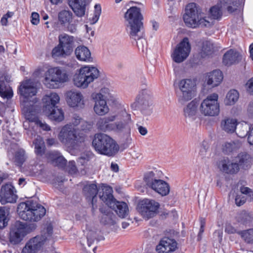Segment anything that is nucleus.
Wrapping results in <instances>:
<instances>
[{"mask_svg": "<svg viewBox=\"0 0 253 253\" xmlns=\"http://www.w3.org/2000/svg\"><path fill=\"white\" fill-rule=\"evenodd\" d=\"M125 18L127 22V30L130 38L136 41H140L143 47L146 40L143 38V16L140 9L135 6L130 7L125 13Z\"/></svg>", "mask_w": 253, "mask_h": 253, "instance_id": "nucleus-1", "label": "nucleus"}, {"mask_svg": "<svg viewBox=\"0 0 253 253\" xmlns=\"http://www.w3.org/2000/svg\"><path fill=\"white\" fill-rule=\"evenodd\" d=\"M20 101L22 111L27 120L23 123L24 126H27L29 122H35L44 130L50 129L48 125L39 120L36 116V108L38 102L36 96H21Z\"/></svg>", "mask_w": 253, "mask_h": 253, "instance_id": "nucleus-2", "label": "nucleus"}, {"mask_svg": "<svg viewBox=\"0 0 253 253\" xmlns=\"http://www.w3.org/2000/svg\"><path fill=\"white\" fill-rule=\"evenodd\" d=\"M17 211L21 218L31 222L39 221L46 211L42 206L32 200L20 203Z\"/></svg>", "mask_w": 253, "mask_h": 253, "instance_id": "nucleus-3", "label": "nucleus"}, {"mask_svg": "<svg viewBox=\"0 0 253 253\" xmlns=\"http://www.w3.org/2000/svg\"><path fill=\"white\" fill-rule=\"evenodd\" d=\"M92 144L98 153L109 157L114 156L119 150V146L115 140L102 133L95 134Z\"/></svg>", "mask_w": 253, "mask_h": 253, "instance_id": "nucleus-4", "label": "nucleus"}, {"mask_svg": "<svg viewBox=\"0 0 253 253\" xmlns=\"http://www.w3.org/2000/svg\"><path fill=\"white\" fill-rule=\"evenodd\" d=\"M183 20L186 26L189 28L209 27L212 25V22L209 18L202 17L197 5L195 3H189L185 8Z\"/></svg>", "mask_w": 253, "mask_h": 253, "instance_id": "nucleus-5", "label": "nucleus"}, {"mask_svg": "<svg viewBox=\"0 0 253 253\" xmlns=\"http://www.w3.org/2000/svg\"><path fill=\"white\" fill-rule=\"evenodd\" d=\"M102 238L100 230L93 224H87L84 237L81 238V249L84 253H95L97 243Z\"/></svg>", "mask_w": 253, "mask_h": 253, "instance_id": "nucleus-6", "label": "nucleus"}, {"mask_svg": "<svg viewBox=\"0 0 253 253\" xmlns=\"http://www.w3.org/2000/svg\"><path fill=\"white\" fill-rule=\"evenodd\" d=\"M102 192L99 193L100 199L109 207L115 211L121 218H125L128 214V208L123 202L117 201L112 195L113 190L109 186L102 187Z\"/></svg>", "mask_w": 253, "mask_h": 253, "instance_id": "nucleus-7", "label": "nucleus"}, {"mask_svg": "<svg viewBox=\"0 0 253 253\" xmlns=\"http://www.w3.org/2000/svg\"><path fill=\"white\" fill-rule=\"evenodd\" d=\"M58 137L63 144L75 148L84 142L85 139L84 134L79 132L71 124H67L61 128Z\"/></svg>", "mask_w": 253, "mask_h": 253, "instance_id": "nucleus-8", "label": "nucleus"}, {"mask_svg": "<svg viewBox=\"0 0 253 253\" xmlns=\"http://www.w3.org/2000/svg\"><path fill=\"white\" fill-rule=\"evenodd\" d=\"M162 174L161 171L154 169L145 173L144 180L148 187L159 194L166 196L169 192V187L167 183L159 179Z\"/></svg>", "mask_w": 253, "mask_h": 253, "instance_id": "nucleus-9", "label": "nucleus"}, {"mask_svg": "<svg viewBox=\"0 0 253 253\" xmlns=\"http://www.w3.org/2000/svg\"><path fill=\"white\" fill-rule=\"evenodd\" d=\"M100 75L98 69L93 66H84L81 68L74 77L75 85L83 88H86L88 84L97 79Z\"/></svg>", "mask_w": 253, "mask_h": 253, "instance_id": "nucleus-10", "label": "nucleus"}, {"mask_svg": "<svg viewBox=\"0 0 253 253\" xmlns=\"http://www.w3.org/2000/svg\"><path fill=\"white\" fill-rule=\"evenodd\" d=\"M42 100L43 104V112L50 120L57 122L64 120V114L63 110L55 107V105L59 101V96H44Z\"/></svg>", "mask_w": 253, "mask_h": 253, "instance_id": "nucleus-11", "label": "nucleus"}, {"mask_svg": "<svg viewBox=\"0 0 253 253\" xmlns=\"http://www.w3.org/2000/svg\"><path fill=\"white\" fill-rule=\"evenodd\" d=\"M53 233L50 224L47 225L42 232V235L30 239L23 247L21 253H38L46 240H50Z\"/></svg>", "mask_w": 253, "mask_h": 253, "instance_id": "nucleus-12", "label": "nucleus"}, {"mask_svg": "<svg viewBox=\"0 0 253 253\" xmlns=\"http://www.w3.org/2000/svg\"><path fill=\"white\" fill-rule=\"evenodd\" d=\"M68 75L65 70L60 67L49 69L44 74L43 83L49 88H58L60 84L68 81Z\"/></svg>", "mask_w": 253, "mask_h": 253, "instance_id": "nucleus-13", "label": "nucleus"}, {"mask_svg": "<svg viewBox=\"0 0 253 253\" xmlns=\"http://www.w3.org/2000/svg\"><path fill=\"white\" fill-rule=\"evenodd\" d=\"M218 96H207L201 102L199 110L204 116L216 117L220 113V105Z\"/></svg>", "mask_w": 253, "mask_h": 253, "instance_id": "nucleus-14", "label": "nucleus"}, {"mask_svg": "<svg viewBox=\"0 0 253 253\" xmlns=\"http://www.w3.org/2000/svg\"><path fill=\"white\" fill-rule=\"evenodd\" d=\"M159 207L160 204L154 200L144 199L139 202L137 209L142 217L148 220L158 213Z\"/></svg>", "mask_w": 253, "mask_h": 253, "instance_id": "nucleus-15", "label": "nucleus"}, {"mask_svg": "<svg viewBox=\"0 0 253 253\" xmlns=\"http://www.w3.org/2000/svg\"><path fill=\"white\" fill-rule=\"evenodd\" d=\"M239 0H220L219 3L211 8V16L212 19H219L223 10L226 9L231 13L237 10Z\"/></svg>", "mask_w": 253, "mask_h": 253, "instance_id": "nucleus-16", "label": "nucleus"}, {"mask_svg": "<svg viewBox=\"0 0 253 253\" xmlns=\"http://www.w3.org/2000/svg\"><path fill=\"white\" fill-rule=\"evenodd\" d=\"M191 51V45L188 38H184L182 41L178 44L173 52L171 54L173 60L176 63H181L184 61Z\"/></svg>", "mask_w": 253, "mask_h": 253, "instance_id": "nucleus-17", "label": "nucleus"}, {"mask_svg": "<svg viewBox=\"0 0 253 253\" xmlns=\"http://www.w3.org/2000/svg\"><path fill=\"white\" fill-rule=\"evenodd\" d=\"M26 225L25 223L17 221L11 226L9 236L11 244H18L23 240L28 233Z\"/></svg>", "mask_w": 253, "mask_h": 253, "instance_id": "nucleus-18", "label": "nucleus"}, {"mask_svg": "<svg viewBox=\"0 0 253 253\" xmlns=\"http://www.w3.org/2000/svg\"><path fill=\"white\" fill-rule=\"evenodd\" d=\"M42 91L41 84L30 79L22 82L18 89L20 95H36L42 93Z\"/></svg>", "mask_w": 253, "mask_h": 253, "instance_id": "nucleus-19", "label": "nucleus"}, {"mask_svg": "<svg viewBox=\"0 0 253 253\" xmlns=\"http://www.w3.org/2000/svg\"><path fill=\"white\" fill-rule=\"evenodd\" d=\"M59 22L66 30L72 33L76 32L78 23V20H74L73 13L69 10H62L58 15Z\"/></svg>", "mask_w": 253, "mask_h": 253, "instance_id": "nucleus-20", "label": "nucleus"}, {"mask_svg": "<svg viewBox=\"0 0 253 253\" xmlns=\"http://www.w3.org/2000/svg\"><path fill=\"white\" fill-rule=\"evenodd\" d=\"M14 190V187L11 184H7L1 187L0 191V202L2 205L16 202L17 197Z\"/></svg>", "mask_w": 253, "mask_h": 253, "instance_id": "nucleus-21", "label": "nucleus"}, {"mask_svg": "<svg viewBox=\"0 0 253 253\" xmlns=\"http://www.w3.org/2000/svg\"><path fill=\"white\" fill-rule=\"evenodd\" d=\"M177 248L176 242L169 238H163L157 246L156 250L159 253H169Z\"/></svg>", "mask_w": 253, "mask_h": 253, "instance_id": "nucleus-22", "label": "nucleus"}, {"mask_svg": "<svg viewBox=\"0 0 253 253\" xmlns=\"http://www.w3.org/2000/svg\"><path fill=\"white\" fill-rule=\"evenodd\" d=\"M220 171L226 173L233 174L238 171V165L237 163H233L228 158H223L217 164Z\"/></svg>", "mask_w": 253, "mask_h": 253, "instance_id": "nucleus-23", "label": "nucleus"}, {"mask_svg": "<svg viewBox=\"0 0 253 253\" xmlns=\"http://www.w3.org/2000/svg\"><path fill=\"white\" fill-rule=\"evenodd\" d=\"M95 100L94 111L95 113L99 116L106 114L109 111L107 105L106 96H95L93 98Z\"/></svg>", "mask_w": 253, "mask_h": 253, "instance_id": "nucleus-24", "label": "nucleus"}, {"mask_svg": "<svg viewBox=\"0 0 253 253\" xmlns=\"http://www.w3.org/2000/svg\"><path fill=\"white\" fill-rule=\"evenodd\" d=\"M179 87L183 95L194 94L197 88L196 81L190 79L181 80L179 83Z\"/></svg>", "mask_w": 253, "mask_h": 253, "instance_id": "nucleus-25", "label": "nucleus"}, {"mask_svg": "<svg viewBox=\"0 0 253 253\" xmlns=\"http://www.w3.org/2000/svg\"><path fill=\"white\" fill-rule=\"evenodd\" d=\"M198 103V100L194 99L188 103L183 108V115L187 121H193L196 118Z\"/></svg>", "mask_w": 253, "mask_h": 253, "instance_id": "nucleus-26", "label": "nucleus"}, {"mask_svg": "<svg viewBox=\"0 0 253 253\" xmlns=\"http://www.w3.org/2000/svg\"><path fill=\"white\" fill-rule=\"evenodd\" d=\"M105 186V185H103L101 186V189L99 190L98 189L97 186L96 184L91 183L87 184L84 186V192L87 198L92 200V209L94 210L96 208V206H94V201L96 200V195L98 192V195H99V193L100 192H102V187Z\"/></svg>", "mask_w": 253, "mask_h": 253, "instance_id": "nucleus-27", "label": "nucleus"}, {"mask_svg": "<svg viewBox=\"0 0 253 253\" xmlns=\"http://www.w3.org/2000/svg\"><path fill=\"white\" fill-rule=\"evenodd\" d=\"M59 44L70 54L73 50L74 38L72 36L63 33L58 36Z\"/></svg>", "mask_w": 253, "mask_h": 253, "instance_id": "nucleus-28", "label": "nucleus"}, {"mask_svg": "<svg viewBox=\"0 0 253 253\" xmlns=\"http://www.w3.org/2000/svg\"><path fill=\"white\" fill-rule=\"evenodd\" d=\"M241 59V56L238 52L230 49L224 54L223 63L226 66H230L238 63Z\"/></svg>", "mask_w": 253, "mask_h": 253, "instance_id": "nucleus-29", "label": "nucleus"}, {"mask_svg": "<svg viewBox=\"0 0 253 253\" xmlns=\"http://www.w3.org/2000/svg\"><path fill=\"white\" fill-rule=\"evenodd\" d=\"M207 83L211 87L218 86L223 80V75L220 70H215L208 74Z\"/></svg>", "mask_w": 253, "mask_h": 253, "instance_id": "nucleus-30", "label": "nucleus"}, {"mask_svg": "<svg viewBox=\"0 0 253 253\" xmlns=\"http://www.w3.org/2000/svg\"><path fill=\"white\" fill-rule=\"evenodd\" d=\"M86 0H70V5L75 13L78 17H82L85 14Z\"/></svg>", "mask_w": 253, "mask_h": 253, "instance_id": "nucleus-31", "label": "nucleus"}, {"mask_svg": "<svg viewBox=\"0 0 253 253\" xmlns=\"http://www.w3.org/2000/svg\"><path fill=\"white\" fill-rule=\"evenodd\" d=\"M115 116H110L100 119L97 123L98 128L104 131L113 130L114 123L112 122L115 121Z\"/></svg>", "mask_w": 253, "mask_h": 253, "instance_id": "nucleus-32", "label": "nucleus"}, {"mask_svg": "<svg viewBox=\"0 0 253 253\" xmlns=\"http://www.w3.org/2000/svg\"><path fill=\"white\" fill-rule=\"evenodd\" d=\"M75 53L77 58L80 61L84 62L92 61L90 51L85 46H78L75 49Z\"/></svg>", "mask_w": 253, "mask_h": 253, "instance_id": "nucleus-33", "label": "nucleus"}, {"mask_svg": "<svg viewBox=\"0 0 253 253\" xmlns=\"http://www.w3.org/2000/svg\"><path fill=\"white\" fill-rule=\"evenodd\" d=\"M237 126V121L231 118H225L221 121L220 127L221 129L227 133H232Z\"/></svg>", "mask_w": 253, "mask_h": 253, "instance_id": "nucleus-34", "label": "nucleus"}, {"mask_svg": "<svg viewBox=\"0 0 253 253\" xmlns=\"http://www.w3.org/2000/svg\"><path fill=\"white\" fill-rule=\"evenodd\" d=\"M48 159L52 165L60 168H63L66 164V160L57 151L51 152L48 154Z\"/></svg>", "mask_w": 253, "mask_h": 253, "instance_id": "nucleus-35", "label": "nucleus"}, {"mask_svg": "<svg viewBox=\"0 0 253 253\" xmlns=\"http://www.w3.org/2000/svg\"><path fill=\"white\" fill-rule=\"evenodd\" d=\"M131 119L130 116L127 115L126 118L123 121H120L117 123H114L113 130L117 132L123 131L125 130H129L130 128Z\"/></svg>", "mask_w": 253, "mask_h": 253, "instance_id": "nucleus-36", "label": "nucleus"}, {"mask_svg": "<svg viewBox=\"0 0 253 253\" xmlns=\"http://www.w3.org/2000/svg\"><path fill=\"white\" fill-rule=\"evenodd\" d=\"M237 162H238V167L240 166L243 169H248L250 168L252 164V159L251 157L245 153L240 154L237 158Z\"/></svg>", "mask_w": 253, "mask_h": 253, "instance_id": "nucleus-37", "label": "nucleus"}, {"mask_svg": "<svg viewBox=\"0 0 253 253\" xmlns=\"http://www.w3.org/2000/svg\"><path fill=\"white\" fill-rule=\"evenodd\" d=\"M138 103L144 115L149 116L152 113V103L144 97L139 98Z\"/></svg>", "mask_w": 253, "mask_h": 253, "instance_id": "nucleus-38", "label": "nucleus"}, {"mask_svg": "<svg viewBox=\"0 0 253 253\" xmlns=\"http://www.w3.org/2000/svg\"><path fill=\"white\" fill-rule=\"evenodd\" d=\"M68 104L71 107H82L84 104L83 96H68L66 98Z\"/></svg>", "mask_w": 253, "mask_h": 253, "instance_id": "nucleus-39", "label": "nucleus"}, {"mask_svg": "<svg viewBox=\"0 0 253 253\" xmlns=\"http://www.w3.org/2000/svg\"><path fill=\"white\" fill-rule=\"evenodd\" d=\"M237 131L236 133L239 137L244 138L249 134V130H250V125L246 123L242 122L241 123H237L236 127Z\"/></svg>", "mask_w": 253, "mask_h": 253, "instance_id": "nucleus-40", "label": "nucleus"}, {"mask_svg": "<svg viewBox=\"0 0 253 253\" xmlns=\"http://www.w3.org/2000/svg\"><path fill=\"white\" fill-rule=\"evenodd\" d=\"M35 145V152L37 155H42L45 151V147L43 139L37 136L33 142Z\"/></svg>", "mask_w": 253, "mask_h": 253, "instance_id": "nucleus-41", "label": "nucleus"}, {"mask_svg": "<svg viewBox=\"0 0 253 253\" xmlns=\"http://www.w3.org/2000/svg\"><path fill=\"white\" fill-rule=\"evenodd\" d=\"M241 146L239 142H226L222 146V150L225 154H229L236 151Z\"/></svg>", "mask_w": 253, "mask_h": 253, "instance_id": "nucleus-42", "label": "nucleus"}, {"mask_svg": "<svg viewBox=\"0 0 253 253\" xmlns=\"http://www.w3.org/2000/svg\"><path fill=\"white\" fill-rule=\"evenodd\" d=\"M52 56L53 58L62 57L64 58L70 55V54L65 50L60 44L55 46L52 50Z\"/></svg>", "mask_w": 253, "mask_h": 253, "instance_id": "nucleus-43", "label": "nucleus"}, {"mask_svg": "<svg viewBox=\"0 0 253 253\" xmlns=\"http://www.w3.org/2000/svg\"><path fill=\"white\" fill-rule=\"evenodd\" d=\"M213 51V44L210 41L204 42L203 43L201 55L205 57L207 55H211Z\"/></svg>", "mask_w": 253, "mask_h": 253, "instance_id": "nucleus-44", "label": "nucleus"}, {"mask_svg": "<svg viewBox=\"0 0 253 253\" xmlns=\"http://www.w3.org/2000/svg\"><path fill=\"white\" fill-rule=\"evenodd\" d=\"M80 124H82V129L83 130L89 129L91 127L90 124L83 120L79 116L74 117L72 120V126L75 127V126H77Z\"/></svg>", "mask_w": 253, "mask_h": 253, "instance_id": "nucleus-45", "label": "nucleus"}, {"mask_svg": "<svg viewBox=\"0 0 253 253\" xmlns=\"http://www.w3.org/2000/svg\"><path fill=\"white\" fill-rule=\"evenodd\" d=\"M253 218V213L242 211L238 218V221L242 224H246L250 222Z\"/></svg>", "mask_w": 253, "mask_h": 253, "instance_id": "nucleus-46", "label": "nucleus"}, {"mask_svg": "<svg viewBox=\"0 0 253 253\" xmlns=\"http://www.w3.org/2000/svg\"><path fill=\"white\" fill-rule=\"evenodd\" d=\"M238 234L240 235L246 242L250 243L253 242V229L239 231Z\"/></svg>", "mask_w": 253, "mask_h": 253, "instance_id": "nucleus-47", "label": "nucleus"}, {"mask_svg": "<svg viewBox=\"0 0 253 253\" xmlns=\"http://www.w3.org/2000/svg\"><path fill=\"white\" fill-rule=\"evenodd\" d=\"M0 95H13L11 87L3 81H0Z\"/></svg>", "mask_w": 253, "mask_h": 253, "instance_id": "nucleus-48", "label": "nucleus"}, {"mask_svg": "<svg viewBox=\"0 0 253 253\" xmlns=\"http://www.w3.org/2000/svg\"><path fill=\"white\" fill-rule=\"evenodd\" d=\"M8 220L6 216V212L5 210L0 209V228H3L6 226Z\"/></svg>", "mask_w": 253, "mask_h": 253, "instance_id": "nucleus-49", "label": "nucleus"}, {"mask_svg": "<svg viewBox=\"0 0 253 253\" xmlns=\"http://www.w3.org/2000/svg\"><path fill=\"white\" fill-rule=\"evenodd\" d=\"M101 12V6L99 4H95L94 6V15L91 20V24H95L98 21Z\"/></svg>", "mask_w": 253, "mask_h": 253, "instance_id": "nucleus-50", "label": "nucleus"}, {"mask_svg": "<svg viewBox=\"0 0 253 253\" xmlns=\"http://www.w3.org/2000/svg\"><path fill=\"white\" fill-rule=\"evenodd\" d=\"M238 96H225L224 99V103L225 105H233L238 100Z\"/></svg>", "mask_w": 253, "mask_h": 253, "instance_id": "nucleus-51", "label": "nucleus"}, {"mask_svg": "<svg viewBox=\"0 0 253 253\" xmlns=\"http://www.w3.org/2000/svg\"><path fill=\"white\" fill-rule=\"evenodd\" d=\"M208 145L206 142H203L201 146L199 151V155L202 159H205L207 156V150L208 149Z\"/></svg>", "mask_w": 253, "mask_h": 253, "instance_id": "nucleus-52", "label": "nucleus"}, {"mask_svg": "<svg viewBox=\"0 0 253 253\" xmlns=\"http://www.w3.org/2000/svg\"><path fill=\"white\" fill-rule=\"evenodd\" d=\"M240 191L241 194H245L249 197L250 202L253 201V191L250 188L247 187H241Z\"/></svg>", "mask_w": 253, "mask_h": 253, "instance_id": "nucleus-53", "label": "nucleus"}, {"mask_svg": "<svg viewBox=\"0 0 253 253\" xmlns=\"http://www.w3.org/2000/svg\"><path fill=\"white\" fill-rule=\"evenodd\" d=\"M67 169L68 172L71 174H75L78 172V169L76 166L75 162L73 161L69 162Z\"/></svg>", "mask_w": 253, "mask_h": 253, "instance_id": "nucleus-54", "label": "nucleus"}, {"mask_svg": "<svg viewBox=\"0 0 253 253\" xmlns=\"http://www.w3.org/2000/svg\"><path fill=\"white\" fill-rule=\"evenodd\" d=\"M114 92L113 88L110 86H104L101 87L100 91L96 95H111Z\"/></svg>", "mask_w": 253, "mask_h": 253, "instance_id": "nucleus-55", "label": "nucleus"}, {"mask_svg": "<svg viewBox=\"0 0 253 253\" xmlns=\"http://www.w3.org/2000/svg\"><path fill=\"white\" fill-rule=\"evenodd\" d=\"M25 160L24 151L23 150H20L16 152L15 154V160L19 164H21Z\"/></svg>", "mask_w": 253, "mask_h": 253, "instance_id": "nucleus-56", "label": "nucleus"}, {"mask_svg": "<svg viewBox=\"0 0 253 253\" xmlns=\"http://www.w3.org/2000/svg\"><path fill=\"white\" fill-rule=\"evenodd\" d=\"M91 155L90 154H83L78 159V162L82 165H84L86 164L91 159Z\"/></svg>", "mask_w": 253, "mask_h": 253, "instance_id": "nucleus-57", "label": "nucleus"}, {"mask_svg": "<svg viewBox=\"0 0 253 253\" xmlns=\"http://www.w3.org/2000/svg\"><path fill=\"white\" fill-rule=\"evenodd\" d=\"M11 76L5 71L0 72V81H3V82H9L11 81Z\"/></svg>", "mask_w": 253, "mask_h": 253, "instance_id": "nucleus-58", "label": "nucleus"}, {"mask_svg": "<svg viewBox=\"0 0 253 253\" xmlns=\"http://www.w3.org/2000/svg\"><path fill=\"white\" fill-rule=\"evenodd\" d=\"M246 198L244 196L237 195L235 198V203L238 206L243 205L246 201Z\"/></svg>", "mask_w": 253, "mask_h": 253, "instance_id": "nucleus-59", "label": "nucleus"}, {"mask_svg": "<svg viewBox=\"0 0 253 253\" xmlns=\"http://www.w3.org/2000/svg\"><path fill=\"white\" fill-rule=\"evenodd\" d=\"M225 231L228 234H234L239 232V231L230 224H226Z\"/></svg>", "mask_w": 253, "mask_h": 253, "instance_id": "nucleus-60", "label": "nucleus"}, {"mask_svg": "<svg viewBox=\"0 0 253 253\" xmlns=\"http://www.w3.org/2000/svg\"><path fill=\"white\" fill-rule=\"evenodd\" d=\"M191 96H179L178 101L181 104L184 105L192 99Z\"/></svg>", "mask_w": 253, "mask_h": 253, "instance_id": "nucleus-61", "label": "nucleus"}, {"mask_svg": "<svg viewBox=\"0 0 253 253\" xmlns=\"http://www.w3.org/2000/svg\"><path fill=\"white\" fill-rule=\"evenodd\" d=\"M39 15L37 12H33L31 15V23L37 25L39 23Z\"/></svg>", "mask_w": 253, "mask_h": 253, "instance_id": "nucleus-62", "label": "nucleus"}, {"mask_svg": "<svg viewBox=\"0 0 253 253\" xmlns=\"http://www.w3.org/2000/svg\"><path fill=\"white\" fill-rule=\"evenodd\" d=\"M247 90L249 93H253V78L248 81L246 84Z\"/></svg>", "mask_w": 253, "mask_h": 253, "instance_id": "nucleus-63", "label": "nucleus"}, {"mask_svg": "<svg viewBox=\"0 0 253 253\" xmlns=\"http://www.w3.org/2000/svg\"><path fill=\"white\" fill-rule=\"evenodd\" d=\"M248 139L249 143L251 145H253V126L249 130Z\"/></svg>", "mask_w": 253, "mask_h": 253, "instance_id": "nucleus-64", "label": "nucleus"}]
</instances>
